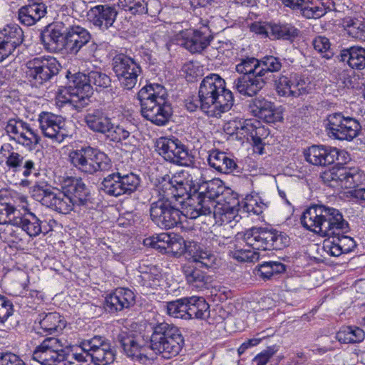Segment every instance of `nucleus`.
<instances>
[{
  "mask_svg": "<svg viewBox=\"0 0 365 365\" xmlns=\"http://www.w3.org/2000/svg\"><path fill=\"white\" fill-rule=\"evenodd\" d=\"M256 125V121L252 123L251 120H246L244 121H241V125H240V138H247L249 140L250 138L252 140L255 128Z\"/></svg>",
  "mask_w": 365,
  "mask_h": 365,
  "instance_id": "nucleus-63",
  "label": "nucleus"
},
{
  "mask_svg": "<svg viewBox=\"0 0 365 365\" xmlns=\"http://www.w3.org/2000/svg\"><path fill=\"white\" fill-rule=\"evenodd\" d=\"M139 272L140 275V283L146 287L155 288L160 285L162 274L155 265L146 266L145 264L139 267Z\"/></svg>",
  "mask_w": 365,
  "mask_h": 365,
  "instance_id": "nucleus-43",
  "label": "nucleus"
},
{
  "mask_svg": "<svg viewBox=\"0 0 365 365\" xmlns=\"http://www.w3.org/2000/svg\"><path fill=\"white\" fill-rule=\"evenodd\" d=\"M52 190L46 185L37 183L31 188L33 197L44 205V199L51 194Z\"/></svg>",
  "mask_w": 365,
  "mask_h": 365,
  "instance_id": "nucleus-59",
  "label": "nucleus"
},
{
  "mask_svg": "<svg viewBox=\"0 0 365 365\" xmlns=\"http://www.w3.org/2000/svg\"><path fill=\"white\" fill-rule=\"evenodd\" d=\"M266 81L257 74L242 75L236 78L233 83V88L241 95L245 96H254L262 89Z\"/></svg>",
  "mask_w": 365,
  "mask_h": 365,
  "instance_id": "nucleus-33",
  "label": "nucleus"
},
{
  "mask_svg": "<svg viewBox=\"0 0 365 365\" xmlns=\"http://www.w3.org/2000/svg\"><path fill=\"white\" fill-rule=\"evenodd\" d=\"M38 121L45 137L55 142L61 143L68 136L64 119L61 115L42 112L38 115Z\"/></svg>",
  "mask_w": 365,
  "mask_h": 365,
  "instance_id": "nucleus-21",
  "label": "nucleus"
},
{
  "mask_svg": "<svg viewBox=\"0 0 365 365\" xmlns=\"http://www.w3.org/2000/svg\"><path fill=\"white\" fill-rule=\"evenodd\" d=\"M212 213L215 216L219 215L222 222L228 223L232 221H237L238 209L234 206H230L229 204H225L220 207H217L212 211Z\"/></svg>",
  "mask_w": 365,
  "mask_h": 365,
  "instance_id": "nucleus-52",
  "label": "nucleus"
},
{
  "mask_svg": "<svg viewBox=\"0 0 365 365\" xmlns=\"http://www.w3.org/2000/svg\"><path fill=\"white\" fill-rule=\"evenodd\" d=\"M198 94L202 101V111L209 117H220L234 104L232 92L226 88L225 81L216 73L203 78Z\"/></svg>",
  "mask_w": 365,
  "mask_h": 365,
  "instance_id": "nucleus-3",
  "label": "nucleus"
},
{
  "mask_svg": "<svg viewBox=\"0 0 365 365\" xmlns=\"http://www.w3.org/2000/svg\"><path fill=\"white\" fill-rule=\"evenodd\" d=\"M173 242H171L168 250L178 253L186 250L193 262L199 263L201 267L205 268H212L217 264L218 259L210 251L204 250L196 242H189V245L185 244L183 238L176 234H173Z\"/></svg>",
  "mask_w": 365,
  "mask_h": 365,
  "instance_id": "nucleus-17",
  "label": "nucleus"
},
{
  "mask_svg": "<svg viewBox=\"0 0 365 365\" xmlns=\"http://www.w3.org/2000/svg\"><path fill=\"white\" fill-rule=\"evenodd\" d=\"M365 332L358 327H346L341 329L336 334V339L341 343L355 344L364 339Z\"/></svg>",
  "mask_w": 365,
  "mask_h": 365,
  "instance_id": "nucleus-45",
  "label": "nucleus"
},
{
  "mask_svg": "<svg viewBox=\"0 0 365 365\" xmlns=\"http://www.w3.org/2000/svg\"><path fill=\"white\" fill-rule=\"evenodd\" d=\"M46 14L47 6L46 4L34 1L19 9L18 19L21 24L31 26L38 22Z\"/></svg>",
  "mask_w": 365,
  "mask_h": 365,
  "instance_id": "nucleus-32",
  "label": "nucleus"
},
{
  "mask_svg": "<svg viewBox=\"0 0 365 365\" xmlns=\"http://www.w3.org/2000/svg\"><path fill=\"white\" fill-rule=\"evenodd\" d=\"M329 40L324 36H317L313 41L314 48L319 53H324L322 56L326 58H330L332 56V52L330 49Z\"/></svg>",
  "mask_w": 365,
  "mask_h": 365,
  "instance_id": "nucleus-55",
  "label": "nucleus"
},
{
  "mask_svg": "<svg viewBox=\"0 0 365 365\" xmlns=\"http://www.w3.org/2000/svg\"><path fill=\"white\" fill-rule=\"evenodd\" d=\"M167 97L166 89L160 84L150 83L143 86L138 93L142 115L157 125H165L172 115Z\"/></svg>",
  "mask_w": 365,
  "mask_h": 365,
  "instance_id": "nucleus-6",
  "label": "nucleus"
},
{
  "mask_svg": "<svg viewBox=\"0 0 365 365\" xmlns=\"http://www.w3.org/2000/svg\"><path fill=\"white\" fill-rule=\"evenodd\" d=\"M291 77L289 78L285 76H281L276 81V90L281 96H289L290 95Z\"/></svg>",
  "mask_w": 365,
  "mask_h": 365,
  "instance_id": "nucleus-62",
  "label": "nucleus"
},
{
  "mask_svg": "<svg viewBox=\"0 0 365 365\" xmlns=\"http://www.w3.org/2000/svg\"><path fill=\"white\" fill-rule=\"evenodd\" d=\"M36 322H38L42 331L40 333L49 335L60 333L66 326L64 318L57 312L39 314Z\"/></svg>",
  "mask_w": 365,
  "mask_h": 365,
  "instance_id": "nucleus-34",
  "label": "nucleus"
},
{
  "mask_svg": "<svg viewBox=\"0 0 365 365\" xmlns=\"http://www.w3.org/2000/svg\"><path fill=\"white\" fill-rule=\"evenodd\" d=\"M0 365H26L16 354L4 353L0 355Z\"/></svg>",
  "mask_w": 365,
  "mask_h": 365,
  "instance_id": "nucleus-64",
  "label": "nucleus"
},
{
  "mask_svg": "<svg viewBox=\"0 0 365 365\" xmlns=\"http://www.w3.org/2000/svg\"><path fill=\"white\" fill-rule=\"evenodd\" d=\"M177 175L172 178L165 175L156 185L155 191L159 198L150 204V216L153 223L160 229H172L181 223L182 215L186 217L185 212H181L172 203L173 199L178 200L185 197L187 193L185 188L179 185Z\"/></svg>",
  "mask_w": 365,
  "mask_h": 365,
  "instance_id": "nucleus-2",
  "label": "nucleus"
},
{
  "mask_svg": "<svg viewBox=\"0 0 365 365\" xmlns=\"http://www.w3.org/2000/svg\"><path fill=\"white\" fill-rule=\"evenodd\" d=\"M324 184L337 189L355 188L364 180V173L359 167L338 164L324 171L321 175Z\"/></svg>",
  "mask_w": 365,
  "mask_h": 365,
  "instance_id": "nucleus-11",
  "label": "nucleus"
},
{
  "mask_svg": "<svg viewBox=\"0 0 365 365\" xmlns=\"http://www.w3.org/2000/svg\"><path fill=\"white\" fill-rule=\"evenodd\" d=\"M340 61L346 62L354 69L362 70L365 68V48L361 46H351L341 51Z\"/></svg>",
  "mask_w": 365,
  "mask_h": 365,
  "instance_id": "nucleus-38",
  "label": "nucleus"
},
{
  "mask_svg": "<svg viewBox=\"0 0 365 365\" xmlns=\"http://www.w3.org/2000/svg\"><path fill=\"white\" fill-rule=\"evenodd\" d=\"M183 272L187 283L197 289L205 288L210 282V277L199 268L186 266Z\"/></svg>",
  "mask_w": 365,
  "mask_h": 365,
  "instance_id": "nucleus-44",
  "label": "nucleus"
},
{
  "mask_svg": "<svg viewBox=\"0 0 365 365\" xmlns=\"http://www.w3.org/2000/svg\"><path fill=\"white\" fill-rule=\"evenodd\" d=\"M8 153L6 158V165L9 170L14 173L21 172L25 178L29 177L34 171H36V164L31 159H26L19 153L13 151V147L9 143L1 145L0 153Z\"/></svg>",
  "mask_w": 365,
  "mask_h": 365,
  "instance_id": "nucleus-25",
  "label": "nucleus"
},
{
  "mask_svg": "<svg viewBox=\"0 0 365 365\" xmlns=\"http://www.w3.org/2000/svg\"><path fill=\"white\" fill-rule=\"evenodd\" d=\"M120 4L125 11L132 14H148V4L145 0H122Z\"/></svg>",
  "mask_w": 365,
  "mask_h": 365,
  "instance_id": "nucleus-53",
  "label": "nucleus"
},
{
  "mask_svg": "<svg viewBox=\"0 0 365 365\" xmlns=\"http://www.w3.org/2000/svg\"><path fill=\"white\" fill-rule=\"evenodd\" d=\"M260 67L257 71L258 76L263 78L267 73L278 72L282 68L281 60L273 56H266L259 59Z\"/></svg>",
  "mask_w": 365,
  "mask_h": 365,
  "instance_id": "nucleus-50",
  "label": "nucleus"
},
{
  "mask_svg": "<svg viewBox=\"0 0 365 365\" xmlns=\"http://www.w3.org/2000/svg\"><path fill=\"white\" fill-rule=\"evenodd\" d=\"M65 48L70 53L77 54L91 39L90 32L79 25L66 26Z\"/></svg>",
  "mask_w": 365,
  "mask_h": 365,
  "instance_id": "nucleus-28",
  "label": "nucleus"
},
{
  "mask_svg": "<svg viewBox=\"0 0 365 365\" xmlns=\"http://www.w3.org/2000/svg\"><path fill=\"white\" fill-rule=\"evenodd\" d=\"M66 25L56 21L46 26L41 33V41L46 50L56 53L65 48Z\"/></svg>",
  "mask_w": 365,
  "mask_h": 365,
  "instance_id": "nucleus-22",
  "label": "nucleus"
},
{
  "mask_svg": "<svg viewBox=\"0 0 365 365\" xmlns=\"http://www.w3.org/2000/svg\"><path fill=\"white\" fill-rule=\"evenodd\" d=\"M71 345L63 338L48 337L33 351L32 359L41 365H58L67 360Z\"/></svg>",
  "mask_w": 365,
  "mask_h": 365,
  "instance_id": "nucleus-10",
  "label": "nucleus"
},
{
  "mask_svg": "<svg viewBox=\"0 0 365 365\" xmlns=\"http://www.w3.org/2000/svg\"><path fill=\"white\" fill-rule=\"evenodd\" d=\"M85 351L90 353V361L96 365H108L114 361L115 353L110 343L102 336H95L81 343Z\"/></svg>",
  "mask_w": 365,
  "mask_h": 365,
  "instance_id": "nucleus-20",
  "label": "nucleus"
},
{
  "mask_svg": "<svg viewBox=\"0 0 365 365\" xmlns=\"http://www.w3.org/2000/svg\"><path fill=\"white\" fill-rule=\"evenodd\" d=\"M113 69L120 85L125 90L133 89L137 84L142 68L134 58L123 54L113 59Z\"/></svg>",
  "mask_w": 365,
  "mask_h": 365,
  "instance_id": "nucleus-16",
  "label": "nucleus"
},
{
  "mask_svg": "<svg viewBox=\"0 0 365 365\" xmlns=\"http://www.w3.org/2000/svg\"><path fill=\"white\" fill-rule=\"evenodd\" d=\"M301 223L304 227L322 237L338 234L340 230L347 228L342 214L336 208L324 205H312L307 208L302 217Z\"/></svg>",
  "mask_w": 365,
  "mask_h": 365,
  "instance_id": "nucleus-4",
  "label": "nucleus"
},
{
  "mask_svg": "<svg viewBox=\"0 0 365 365\" xmlns=\"http://www.w3.org/2000/svg\"><path fill=\"white\" fill-rule=\"evenodd\" d=\"M213 39L211 31L206 26L200 29H186L176 36L178 45L184 47L191 53H202Z\"/></svg>",
  "mask_w": 365,
  "mask_h": 365,
  "instance_id": "nucleus-19",
  "label": "nucleus"
},
{
  "mask_svg": "<svg viewBox=\"0 0 365 365\" xmlns=\"http://www.w3.org/2000/svg\"><path fill=\"white\" fill-rule=\"evenodd\" d=\"M349 224L347 223V228L346 230H340L338 234L330 235L334 236L335 242H338L344 253H348L353 250L356 247V242L352 237L343 235V233L348 232Z\"/></svg>",
  "mask_w": 365,
  "mask_h": 365,
  "instance_id": "nucleus-54",
  "label": "nucleus"
},
{
  "mask_svg": "<svg viewBox=\"0 0 365 365\" xmlns=\"http://www.w3.org/2000/svg\"><path fill=\"white\" fill-rule=\"evenodd\" d=\"M13 313L12 302L4 296L0 295V324H4Z\"/></svg>",
  "mask_w": 365,
  "mask_h": 365,
  "instance_id": "nucleus-56",
  "label": "nucleus"
},
{
  "mask_svg": "<svg viewBox=\"0 0 365 365\" xmlns=\"http://www.w3.org/2000/svg\"><path fill=\"white\" fill-rule=\"evenodd\" d=\"M207 162L210 167L222 173L239 172V167L235 161L225 152L217 150L210 151Z\"/></svg>",
  "mask_w": 365,
  "mask_h": 365,
  "instance_id": "nucleus-35",
  "label": "nucleus"
},
{
  "mask_svg": "<svg viewBox=\"0 0 365 365\" xmlns=\"http://www.w3.org/2000/svg\"><path fill=\"white\" fill-rule=\"evenodd\" d=\"M327 237L324 245V248L327 253L333 257H339L344 253L339 243L335 242L334 236Z\"/></svg>",
  "mask_w": 365,
  "mask_h": 365,
  "instance_id": "nucleus-61",
  "label": "nucleus"
},
{
  "mask_svg": "<svg viewBox=\"0 0 365 365\" xmlns=\"http://www.w3.org/2000/svg\"><path fill=\"white\" fill-rule=\"evenodd\" d=\"M285 271V265L279 262H264L259 265L258 272L259 275L266 279H270L275 274L282 273Z\"/></svg>",
  "mask_w": 365,
  "mask_h": 365,
  "instance_id": "nucleus-51",
  "label": "nucleus"
},
{
  "mask_svg": "<svg viewBox=\"0 0 365 365\" xmlns=\"http://www.w3.org/2000/svg\"><path fill=\"white\" fill-rule=\"evenodd\" d=\"M156 150L166 161L181 166H189L193 157L187 147L175 137H161L156 141Z\"/></svg>",
  "mask_w": 365,
  "mask_h": 365,
  "instance_id": "nucleus-14",
  "label": "nucleus"
},
{
  "mask_svg": "<svg viewBox=\"0 0 365 365\" xmlns=\"http://www.w3.org/2000/svg\"><path fill=\"white\" fill-rule=\"evenodd\" d=\"M179 185L185 187L187 193L185 199L195 200L196 204L189 203L185 207V216L190 219L211 215L215 207L214 200L223 192L222 182L218 179L202 180V173L199 170L182 173L178 175Z\"/></svg>",
  "mask_w": 365,
  "mask_h": 365,
  "instance_id": "nucleus-1",
  "label": "nucleus"
},
{
  "mask_svg": "<svg viewBox=\"0 0 365 365\" xmlns=\"http://www.w3.org/2000/svg\"><path fill=\"white\" fill-rule=\"evenodd\" d=\"M62 190L72 200L76 206L86 205L88 202V190L81 179L75 178H66Z\"/></svg>",
  "mask_w": 365,
  "mask_h": 365,
  "instance_id": "nucleus-31",
  "label": "nucleus"
},
{
  "mask_svg": "<svg viewBox=\"0 0 365 365\" xmlns=\"http://www.w3.org/2000/svg\"><path fill=\"white\" fill-rule=\"evenodd\" d=\"M13 225L21 228L31 237H36L41 233L46 235L51 230L47 222L41 221L31 212H27L24 215H18L13 220Z\"/></svg>",
  "mask_w": 365,
  "mask_h": 365,
  "instance_id": "nucleus-26",
  "label": "nucleus"
},
{
  "mask_svg": "<svg viewBox=\"0 0 365 365\" xmlns=\"http://www.w3.org/2000/svg\"><path fill=\"white\" fill-rule=\"evenodd\" d=\"M333 0H309L301 9L300 14L307 19H319L334 9Z\"/></svg>",
  "mask_w": 365,
  "mask_h": 365,
  "instance_id": "nucleus-36",
  "label": "nucleus"
},
{
  "mask_svg": "<svg viewBox=\"0 0 365 365\" xmlns=\"http://www.w3.org/2000/svg\"><path fill=\"white\" fill-rule=\"evenodd\" d=\"M267 36L274 39H283L292 41L299 35V30L294 26L288 24H268V29L266 31Z\"/></svg>",
  "mask_w": 365,
  "mask_h": 365,
  "instance_id": "nucleus-42",
  "label": "nucleus"
},
{
  "mask_svg": "<svg viewBox=\"0 0 365 365\" xmlns=\"http://www.w3.org/2000/svg\"><path fill=\"white\" fill-rule=\"evenodd\" d=\"M26 77L34 87L38 88L58 73L61 65L53 56L36 57L26 64Z\"/></svg>",
  "mask_w": 365,
  "mask_h": 365,
  "instance_id": "nucleus-13",
  "label": "nucleus"
},
{
  "mask_svg": "<svg viewBox=\"0 0 365 365\" xmlns=\"http://www.w3.org/2000/svg\"><path fill=\"white\" fill-rule=\"evenodd\" d=\"M117 339L127 356L138 360L145 357V352L149 348V341L143 335L121 331L118 334Z\"/></svg>",
  "mask_w": 365,
  "mask_h": 365,
  "instance_id": "nucleus-23",
  "label": "nucleus"
},
{
  "mask_svg": "<svg viewBox=\"0 0 365 365\" xmlns=\"http://www.w3.org/2000/svg\"><path fill=\"white\" fill-rule=\"evenodd\" d=\"M118 14L114 6L99 4L90 8L87 19L93 26L104 32L113 27Z\"/></svg>",
  "mask_w": 365,
  "mask_h": 365,
  "instance_id": "nucleus-24",
  "label": "nucleus"
},
{
  "mask_svg": "<svg viewBox=\"0 0 365 365\" xmlns=\"http://www.w3.org/2000/svg\"><path fill=\"white\" fill-rule=\"evenodd\" d=\"M324 125L328 135L339 140H351L357 136L360 128L356 120L345 117L341 113L327 115Z\"/></svg>",
  "mask_w": 365,
  "mask_h": 365,
  "instance_id": "nucleus-15",
  "label": "nucleus"
},
{
  "mask_svg": "<svg viewBox=\"0 0 365 365\" xmlns=\"http://www.w3.org/2000/svg\"><path fill=\"white\" fill-rule=\"evenodd\" d=\"M256 250L248 247L244 240L237 238V235L233 242L232 250L230 252L233 258L238 261L255 262L259 258V253L255 251Z\"/></svg>",
  "mask_w": 365,
  "mask_h": 365,
  "instance_id": "nucleus-41",
  "label": "nucleus"
},
{
  "mask_svg": "<svg viewBox=\"0 0 365 365\" xmlns=\"http://www.w3.org/2000/svg\"><path fill=\"white\" fill-rule=\"evenodd\" d=\"M307 162L314 165L324 166L339 160V150L336 148L324 145H312L305 153Z\"/></svg>",
  "mask_w": 365,
  "mask_h": 365,
  "instance_id": "nucleus-29",
  "label": "nucleus"
},
{
  "mask_svg": "<svg viewBox=\"0 0 365 365\" xmlns=\"http://www.w3.org/2000/svg\"><path fill=\"white\" fill-rule=\"evenodd\" d=\"M135 303L133 292L127 288H118L106 297V309L116 312L128 309Z\"/></svg>",
  "mask_w": 365,
  "mask_h": 365,
  "instance_id": "nucleus-30",
  "label": "nucleus"
},
{
  "mask_svg": "<svg viewBox=\"0 0 365 365\" xmlns=\"http://www.w3.org/2000/svg\"><path fill=\"white\" fill-rule=\"evenodd\" d=\"M238 59L240 62L235 66L237 73L247 76L257 74L260 67L259 59L252 56H242Z\"/></svg>",
  "mask_w": 365,
  "mask_h": 365,
  "instance_id": "nucleus-46",
  "label": "nucleus"
},
{
  "mask_svg": "<svg viewBox=\"0 0 365 365\" xmlns=\"http://www.w3.org/2000/svg\"><path fill=\"white\" fill-rule=\"evenodd\" d=\"M174 233L163 232L156 235H153L145 238L143 243L147 247H150L160 252H166L169 248L171 242H173Z\"/></svg>",
  "mask_w": 365,
  "mask_h": 365,
  "instance_id": "nucleus-47",
  "label": "nucleus"
},
{
  "mask_svg": "<svg viewBox=\"0 0 365 365\" xmlns=\"http://www.w3.org/2000/svg\"><path fill=\"white\" fill-rule=\"evenodd\" d=\"M237 238L244 240L248 247L258 250H280L289 242L286 235L267 227H253L244 232H238Z\"/></svg>",
  "mask_w": 365,
  "mask_h": 365,
  "instance_id": "nucleus-9",
  "label": "nucleus"
},
{
  "mask_svg": "<svg viewBox=\"0 0 365 365\" xmlns=\"http://www.w3.org/2000/svg\"><path fill=\"white\" fill-rule=\"evenodd\" d=\"M44 205L62 214L69 213L76 206L72 200L62 191L51 192L50 195L44 199Z\"/></svg>",
  "mask_w": 365,
  "mask_h": 365,
  "instance_id": "nucleus-37",
  "label": "nucleus"
},
{
  "mask_svg": "<svg viewBox=\"0 0 365 365\" xmlns=\"http://www.w3.org/2000/svg\"><path fill=\"white\" fill-rule=\"evenodd\" d=\"M140 183V178L138 175L132 172L126 173L118 168L116 172L103 178L100 189L109 196L118 197L131 195L137 190Z\"/></svg>",
  "mask_w": 365,
  "mask_h": 365,
  "instance_id": "nucleus-12",
  "label": "nucleus"
},
{
  "mask_svg": "<svg viewBox=\"0 0 365 365\" xmlns=\"http://www.w3.org/2000/svg\"><path fill=\"white\" fill-rule=\"evenodd\" d=\"M108 137L114 142H120L128 139L130 135V132L123 127V125H113V128L106 133Z\"/></svg>",
  "mask_w": 365,
  "mask_h": 365,
  "instance_id": "nucleus-57",
  "label": "nucleus"
},
{
  "mask_svg": "<svg viewBox=\"0 0 365 365\" xmlns=\"http://www.w3.org/2000/svg\"><path fill=\"white\" fill-rule=\"evenodd\" d=\"M344 24L349 36L365 41V21L357 19L346 18L344 19Z\"/></svg>",
  "mask_w": 365,
  "mask_h": 365,
  "instance_id": "nucleus-48",
  "label": "nucleus"
},
{
  "mask_svg": "<svg viewBox=\"0 0 365 365\" xmlns=\"http://www.w3.org/2000/svg\"><path fill=\"white\" fill-rule=\"evenodd\" d=\"M187 297L181 298L167 303L168 314L175 318L187 319Z\"/></svg>",
  "mask_w": 365,
  "mask_h": 365,
  "instance_id": "nucleus-49",
  "label": "nucleus"
},
{
  "mask_svg": "<svg viewBox=\"0 0 365 365\" xmlns=\"http://www.w3.org/2000/svg\"><path fill=\"white\" fill-rule=\"evenodd\" d=\"M87 127L95 133L106 134L113 128L112 119L103 108H90L84 115Z\"/></svg>",
  "mask_w": 365,
  "mask_h": 365,
  "instance_id": "nucleus-27",
  "label": "nucleus"
},
{
  "mask_svg": "<svg viewBox=\"0 0 365 365\" xmlns=\"http://www.w3.org/2000/svg\"><path fill=\"white\" fill-rule=\"evenodd\" d=\"M9 139L29 150L36 148L41 141L37 131L22 120L10 119L5 127Z\"/></svg>",
  "mask_w": 365,
  "mask_h": 365,
  "instance_id": "nucleus-18",
  "label": "nucleus"
},
{
  "mask_svg": "<svg viewBox=\"0 0 365 365\" xmlns=\"http://www.w3.org/2000/svg\"><path fill=\"white\" fill-rule=\"evenodd\" d=\"M0 41L14 52L23 43L24 31L17 24L6 25L0 31Z\"/></svg>",
  "mask_w": 365,
  "mask_h": 365,
  "instance_id": "nucleus-39",
  "label": "nucleus"
},
{
  "mask_svg": "<svg viewBox=\"0 0 365 365\" xmlns=\"http://www.w3.org/2000/svg\"><path fill=\"white\" fill-rule=\"evenodd\" d=\"M267 130L260 125L259 121H256V125L252 138V141L255 146L258 147L260 150L262 149V139L268 135Z\"/></svg>",
  "mask_w": 365,
  "mask_h": 365,
  "instance_id": "nucleus-60",
  "label": "nucleus"
},
{
  "mask_svg": "<svg viewBox=\"0 0 365 365\" xmlns=\"http://www.w3.org/2000/svg\"><path fill=\"white\" fill-rule=\"evenodd\" d=\"M68 79V92L69 98L66 99L79 110L88 104L89 98L93 94L92 86L98 88H106L110 86L111 79L108 75L99 70L90 71L88 74L67 72Z\"/></svg>",
  "mask_w": 365,
  "mask_h": 365,
  "instance_id": "nucleus-5",
  "label": "nucleus"
},
{
  "mask_svg": "<svg viewBox=\"0 0 365 365\" xmlns=\"http://www.w3.org/2000/svg\"><path fill=\"white\" fill-rule=\"evenodd\" d=\"M244 208L249 213H253L254 215H259L262 213L264 204L262 202H259L257 197L253 196L247 197L245 199Z\"/></svg>",
  "mask_w": 365,
  "mask_h": 365,
  "instance_id": "nucleus-58",
  "label": "nucleus"
},
{
  "mask_svg": "<svg viewBox=\"0 0 365 365\" xmlns=\"http://www.w3.org/2000/svg\"><path fill=\"white\" fill-rule=\"evenodd\" d=\"M184 346L180 330L173 324L160 322L153 327L149 339V349L164 359L178 356Z\"/></svg>",
  "mask_w": 365,
  "mask_h": 365,
  "instance_id": "nucleus-7",
  "label": "nucleus"
},
{
  "mask_svg": "<svg viewBox=\"0 0 365 365\" xmlns=\"http://www.w3.org/2000/svg\"><path fill=\"white\" fill-rule=\"evenodd\" d=\"M187 319H205L210 314V306L205 299L201 297H187Z\"/></svg>",
  "mask_w": 365,
  "mask_h": 365,
  "instance_id": "nucleus-40",
  "label": "nucleus"
},
{
  "mask_svg": "<svg viewBox=\"0 0 365 365\" xmlns=\"http://www.w3.org/2000/svg\"><path fill=\"white\" fill-rule=\"evenodd\" d=\"M68 157L74 168L87 175L108 171L112 166L111 160L106 153L91 146L72 150Z\"/></svg>",
  "mask_w": 365,
  "mask_h": 365,
  "instance_id": "nucleus-8",
  "label": "nucleus"
}]
</instances>
